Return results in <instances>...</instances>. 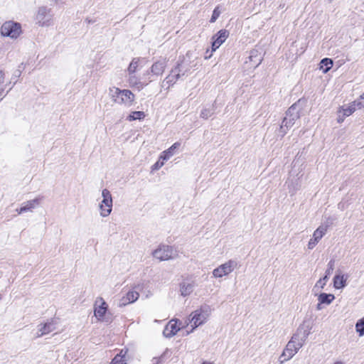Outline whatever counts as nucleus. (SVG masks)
I'll return each mask as SVG.
<instances>
[{"instance_id":"28","label":"nucleus","mask_w":364,"mask_h":364,"mask_svg":"<svg viewBox=\"0 0 364 364\" xmlns=\"http://www.w3.org/2000/svg\"><path fill=\"white\" fill-rule=\"evenodd\" d=\"M355 328L356 333L360 337L364 336V317L357 321Z\"/></svg>"},{"instance_id":"11","label":"nucleus","mask_w":364,"mask_h":364,"mask_svg":"<svg viewBox=\"0 0 364 364\" xmlns=\"http://www.w3.org/2000/svg\"><path fill=\"white\" fill-rule=\"evenodd\" d=\"M237 267V262L236 260L229 259L213 269V277L214 278H222L232 272Z\"/></svg>"},{"instance_id":"9","label":"nucleus","mask_w":364,"mask_h":364,"mask_svg":"<svg viewBox=\"0 0 364 364\" xmlns=\"http://www.w3.org/2000/svg\"><path fill=\"white\" fill-rule=\"evenodd\" d=\"M166 68V60L165 59L157 60L151 65L150 70L144 73L143 78L147 80V82L151 83L164 73Z\"/></svg>"},{"instance_id":"6","label":"nucleus","mask_w":364,"mask_h":364,"mask_svg":"<svg viewBox=\"0 0 364 364\" xmlns=\"http://www.w3.org/2000/svg\"><path fill=\"white\" fill-rule=\"evenodd\" d=\"M0 33L2 36L16 39L22 33L21 25L14 21H7L1 25Z\"/></svg>"},{"instance_id":"43","label":"nucleus","mask_w":364,"mask_h":364,"mask_svg":"<svg viewBox=\"0 0 364 364\" xmlns=\"http://www.w3.org/2000/svg\"><path fill=\"white\" fill-rule=\"evenodd\" d=\"M360 99H361V100H364V93H363L362 95H360Z\"/></svg>"},{"instance_id":"15","label":"nucleus","mask_w":364,"mask_h":364,"mask_svg":"<svg viewBox=\"0 0 364 364\" xmlns=\"http://www.w3.org/2000/svg\"><path fill=\"white\" fill-rule=\"evenodd\" d=\"M229 31L225 29L220 30L213 36L212 53L215 52L228 38Z\"/></svg>"},{"instance_id":"36","label":"nucleus","mask_w":364,"mask_h":364,"mask_svg":"<svg viewBox=\"0 0 364 364\" xmlns=\"http://www.w3.org/2000/svg\"><path fill=\"white\" fill-rule=\"evenodd\" d=\"M352 102H353V105H355V109H356V108L361 109V108L364 107V105L360 101L355 100V101H353Z\"/></svg>"},{"instance_id":"14","label":"nucleus","mask_w":364,"mask_h":364,"mask_svg":"<svg viewBox=\"0 0 364 364\" xmlns=\"http://www.w3.org/2000/svg\"><path fill=\"white\" fill-rule=\"evenodd\" d=\"M41 200V198L37 197L33 200L26 201L21 204V208L16 209V211L18 215L26 212H32L33 209L40 205Z\"/></svg>"},{"instance_id":"25","label":"nucleus","mask_w":364,"mask_h":364,"mask_svg":"<svg viewBox=\"0 0 364 364\" xmlns=\"http://www.w3.org/2000/svg\"><path fill=\"white\" fill-rule=\"evenodd\" d=\"M333 66V60L330 58H323L319 64V69L322 70L323 73H326Z\"/></svg>"},{"instance_id":"13","label":"nucleus","mask_w":364,"mask_h":364,"mask_svg":"<svg viewBox=\"0 0 364 364\" xmlns=\"http://www.w3.org/2000/svg\"><path fill=\"white\" fill-rule=\"evenodd\" d=\"M327 232V226L320 225L317 228V229L314 232L312 237L309 240L308 242V249L313 250L316 245L319 242V241L322 239V237Z\"/></svg>"},{"instance_id":"40","label":"nucleus","mask_w":364,"mask_h":364,"mask_svg":"<svg viewBox=\"0 0 364 364\" xmlns=\"http://www.w3.org/2000/svg\"><path fill=\"white\" fill-rule=\"evenodd\" d=\"M333 364H344V363L343 361L338 360V361L334 362Z\"/></svg>"},{"instance_id":"8","label":"nucleus","mask_w":364,"mask_h":364,"mask_svg":"<svg viewBox=\"0 0 364 364\" xmlns=\"http://www.w3.org/2000/svg\"><path fill=\"white\" fill-rule=\"evenodd\" d=\"M152 255L159 261H166L176 258L178 254L173 247L161 245L152 252Z\"/></svg>"},{"instance_id":"10","label":"nucleus","mask_w":364,"mask_h":364,"mask_svg":"<svg viewBox=\"0 0 364 364\" xmlns=\"http://www.w3.org/2000/svg\"><path fill=\"white\" fill-rule=\"evenodd\" d=\"M102 200L99 203L100 215L102 218L109 216L112 210L113 200L110 191L104 188L102 191Z\"/></svg>"},{"instance_id":"34","label":"nucleus","mask_w":364,"mask_h":364,"mask_svg":"<svg viewBox=\"0 0 364 364\" xmlns=\"http://www.w3.org/2000/svg\"><path fill=\"white\" fill-rule=\"evenodd\" d=\"M333 267H334V262L331 260V261H330L328 262V268L326 270V275L325 276H327L328 278L329 277V276L331 275L332 271L333 270Z\"/></svg>"},{"instance_id":"22","label":"nucleus","mask_w":364,"mask_h":364,"mask_svg":"<svg viewBox=\"0 0 364 364\" xmlns=\"http://www.w3.org/2000/svg\"><path fill=\"white\" fill-rule=\"evenodd\" d=\"M347 277L338 272L333 278V287L337 289H343L346 285Z\"/></svg>"},{"instance_id":"37","label":"nucleus","mask_w":364,"mask_h":364,"mask_svg":"<svg viewBox=\"0 0 364 364\" xmlns=\"http://www.w3.org/2000/svg\"><path fill=\"white\" fill-rule=\"evenodd\" d=\"M323 304L322 303H320L318 301V303L316 305V310L318 311H321L322 309H323V306H322Z\"/></svg>"},{"instance_id":"35","label":"nucleus","mask_w":364,"mask_h":364,"mask_svg":"<svg viewBox=\"0 0 364 364\" xmlns=\"http://www.w3.org/2000/svg\"><path fill=\"white\" fill-rule=\"evenodd\" d=\"M164 165V161L162 159H159L158 161H156L153 166H152V170H158L161 168Z\"/></svg>"},{"instance_id":"12","label":"nucleus","mask_w":364,"mask_h":364,"mask_svg":"<svg viewBox=\"0 0 364 364\" xmlns=\"http://www.w3.org/2000/svg\"><path fill=\"white\" fill-rule=\"evenodd\" d=\"M182 322L178 319H171L164 328L163 334L166 338H171L175 336L181 328L186 327Z\"/></svg>"},{"instance_id":"39","label":"nucleus","mask_w":364,"mask_h":364,"mask_svg":"<svg viewBox=\"0 0 364 364\" xmlns=\"http://www.w3.org/2000/svg\"><path fill=\"white\" fill-rule=\"evenodd\" d=\"M206 54H207V55L205 56V59H208V58H210L212 56L213 53L211 51L210 53H206Z\"/></svg>"},{"instance_id":"21","label":"nucleus","mask_w":364,"mask_h":364,"mask_svg":"<svg viewBox=\"0 0 364 364\" xmlns=\"http://www.w3.org/2000/svg\"><path fill=\"white\" fill-rule=\"evenodd\" d=\"M56 329L55 323L53 320L38 326L37 336L41 337L46 335Z\"/></svg>"},{"instance_id":"2","label":"nucleus","mask_w":364,"mask_h":364,"mask_svg":"<svg viewBox=\"0 0 364 364\" xmlns=\"http://www.w3.org/2000/svg\"><path fill=\"white\" fill-rule=\"evenodd\" d=\"M212 314L211 308L208 305L201 306L200 308L190 314L185 321L186 326L189 324L191 326V331L186 332V335L194 331L198 326L205 324L210 317Z\"/></svg>"},{"instance_id":"42","label":"nucleus","mask_w":364,"mask_h":364,"mask_svg":"<svg viewBox=\"0 0 364 364\" xmlns=\"http://www.w3.org/2000/svg\"><path fill=\"white\" fill-rule=\"evenodd\" d=\"M262 62V59L259 58L258 63H257L256 66L259 65Z\"/></svg>"},{"instance_id":"5","label":"nucleus","mask_w":364,"mask_h":364,"mask_svg":"<svg viewBox=\"0 0 364 364\" xmlns=\"http://www.w3.org/2000/svg\"><path fill=\"white\" fill-rule=\"evenodd\" d=\"M36 23L41 27H48L53 24L51 9L46 6H39L34 16Z\"/></svg>"},{"instance_id":"32","label":"nucleus","mask_w":364,"mask_h":364,"mask_svg":"<svg viewBox=\"0 0 364 364\" xmlns=\"http://www.w3.org/2000/svg\"><path fill=\"white\" fill-rule=\"evenodd\" d=\"M221 12L220 6H216L213 11V14L210 20V23H214L218 18Z\"/></svg>"},{"instance_id":"27","label":"nucleus","mask_w":364,"mask_h":364,"mask_svg":"<svg viewBox=\"0 0 364 364\" xmlns=\"http://www.w3.org/2000/svg\"><path fill=\"white\" fill-rule=\"evenodd\" d=\"M127 351L122 350L119 354H117L112 360L110 364H126V360L124 356Z\"/></svg>"},{"instance_id":"7","label":"nucleus","mask_w":364,"mask_h":364,"mask_svg":"<svg viewBox=\"0 0 364 364\" xmlns=\"http://www.w3.org/2000/svg\"><path fill=\"white\" fill-rule=\"evenodd\" d=\"M299 117V115L296 111V107L294 105L291 106L286 112V116L279 128V132L282 137L287 133L288 130L295 124Z\"/></svg>"},{"instance_id":"38","label":"nucleus","mask_w":364,"mask_h":364,"mask_svg":"<svg viewBox=\"0 0 364 364\" xmlns=\"http://www.w3.org/2000/svg\"><path fill=\"white\" fill-rule=\"evenodd\" d=\"M256 53H257V51H252V52H251V54H250V60H252V58H253L254 57H256V55H256Z\"/></svg>"},{"instance_id":"17","label":"nucleus","mask_w":364,"mask_h":364,"mask_svg":"<svg viewBox=\"0 0 364 364\" xmlns=\"http://www.w3.org/2000/svg\"><path fill=\"white\" fill-rule=\"evenodd\" d=\"M127 82L131 88L136 89L138 91H141L149 84L147 80L141 81L135 74H127Z\"/></svg>"},{"instance_id":"23","label":"nucleus","mask_w":364,"mask_h":364,"mask_svg":"<svg viewBox=\"0 0 364 364\" xmlns=\"http://www.w3.org/2000/svg\"><path fill=\"white\" fill-rule=\"evenodd\" d=\"M181 144L179 142L174 143L170 148L167 150L164 151L160 155V159L164 161L168 160L173 154V151L180 146Z\"/></svg>"},{"instance_id":"16","label":"nucleus","mask_w":364,"mask_h":364,"mask_svg":"<svg viewBox=\"0 0 364 364\" xmlns=\"http://www.w3.org/2000/svg\"><path fill=\"white\" fill-rule=\"evenodd\" d=\"M355 112V105H353V102L347 105L341 106L337 112V122L338 123H342L346 117H349Z\"/></svg>"},{"instance_id":"30","label":"nucleus","mask_w":364,"mask_h":364,"mask_svg":"<svg viewBox=\"0 0 364 364\" xmlns=\"http://www.w3.org/2000/svg\"><path fill=\"white\" fill-rule=\"evenodd\" d=\"M328 280V278L327 277V276H324L323 278H321L320 279H318L316 282V283L314 287V289L319 290V289H323V287L326 286Z\"/></svg>"},{"instance_id":"18","label":"nucleus","mask_w":364,"mask_h":364,"mask_svg":"<svg viewBox=\"0 0 364 364\" xmlns=\"http://www.w3.org/2000/svg\"><path fill=\"white\" fill-rule=\"evenodd\" d=\"M179 73L178 67L172 69L171 73L162 81L161 87L168 89L171 86L173 85L180 78L181 75Z\"/></svg>"},{"instance_id":"1","label":"nucleus","mask_w":364,"mask_h":364,"mask_svg":"<svg viewBox=\"0 0 364 364\" xmlns=\"http://www.w3.org/2000/svg\"><path fill=\"white\" fill-rule=\"evenodd\" d=\"M309 336V332L301 330H298L288 342L283 353L281 355V358H283L280 362L281 363L284 361L290 360L299 350L304 345Z\"/></svg>"},{"instance_id":"33","label":"nucleus","mask_w":364,"mask_h":364,"mask_svg":"<svg viewBox=\"0 0 364 364\" xmlns=\"http://www.w3.org/2000/svg\"><path fill=\"white\" fill-rule=\"evenodd\" d=\"M213 114V112L209 109H203L200 112V117L203 119H208L211 115Z\"/></svg>"},{"instance_id":"3","label":"nucleus","mask_w":364,"mask_h":364,"mask_svg":"<svg viewBox=\"0 0 364 364\" xmlns=\"http://www.w3.org/2000/svg\"><path fill=\"white\" fill-rule=\"evenodd\" d=\"M109 96L113 102L126 107H130L135 103V95L128 89L111 87L109 88Z\"/></svg>"},{"instance_id":"19","label":"nucleus","mask_w":364,"mask_h":364,"mask_svg":"<svg viewBox=\"0 0 364 364\" xmlns=\"http://www.w3.org/2000/svg\"><path fill=\"white\" fill-rule=\"evenodd\" d=\"M197 286V282L195 280L188 279L183 281L180 284V292L181 296H187L191 295Z\"/></svg>"},{"instance_id":"31","label":"nucleus","mask_w":364,"mask_h":364,"mask_svg":"<svg viewBox=\"0 0 364 364\" xmlns=\"http://www.w3.org/2000/svg\"><path fill=\"white\" fill-rule=\"evenodd\" d=\"M5 73L3 70H0V95L5 90Z\"/></svg>"},{"instance_id":"24","label":"nucleus","mask_w":364,"mask_h":364,"mask_svg":"<svg viewBox=\"0 0 364 364\" xmlns=\"http://www.w3.org/2000/svg\"><path fill=\"white\" fill-rule=\"evenodd\" d=\"M335 299V296L332 294L321 293L318 296V301L323 304L329 305Z\"/></svg>"},{"instance_id":"26","label":"nucleus","mask_w":364,"mask_h":364,"mask_svg":"<svg viewBox=\"0 0 364 364\" xmlns=\"http://www.w3.org/2000/svg\"><path fill=\"white\" fill-rule=\"evenodd\" d=\"M139 64V58H133L127 68V74H135Z\"/></svg>"},{"instance_id":"20","label":"nucleus","mask_w":364,"mask_h":364,"mask_svg":"<svg viewBox=\"0 0 364 364\" xmlns=\"http://www.w3.org/2000/svg\"><path fill=\"white\" fill-rule=\"evenodd\" d=\"M139 296V294L136 290H129L119 301V306H126L135 302Z\"/></svg>"},{"instance_id":"41","label":"nucleus","mask_w":364,"mask_h":364,"mask_svg":"<svg viewBox=\"0 0 364 364\" xmlns=\"http://www.w3.org/2000/svg\"><path fill=\"white\" fill-rule=\"evenodd\" d=\"M202 364H213V363H210V362H208V361H204V362H203Z\"/></svg>"},{"instance_id":"44","label":"nucleus","mask_w":364,"mask_h":364,"mask_svg":"<svg viewBox=\"0 0 364 364\" xmlns=\"http://www.w3.org/2000/svg\"><path fill=\"white\" fill-rule=\"evenodd\" d=\"M1 299V297L0 296V299Z\"/></svg>"},{"instance_id":"4","label":"nucleus","mask_w":364,"mask_h":364,"mask_svg":"<svg viewBox=\"0 0 364 364\" xmlns=\"http://www.w3.org/2000/svg\"><path fill=\"white\" fill-rule=\"evenodd\" d=\"M94 316L97 321L109 324L112 314L108 310V304L102 297H97L94 303Z\"/></svg>"},{"instance_id":"29","label":"nucleus","mask_w":364,"mask_h":364,"mask_svg":"<svg viewBox=\"0 0 364 364\" xmlns=\"http://www.w3.org/2000/svg\"><path fill=\"white\" fill-rule=\"evenodd\" d=\"M145 117V114L141 111H135L132 112L128 117L127 119L129 121H134L136 119H142Z\"/></svg>"}]
</instances>
